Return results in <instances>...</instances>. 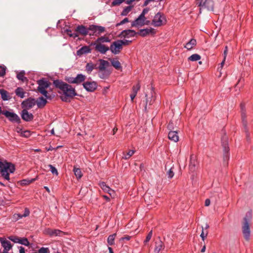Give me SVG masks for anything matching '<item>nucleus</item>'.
<instances>
[{"mask_svg": "<svg viewBox=\"0 0 253 253\" xmlns=\"http://www.w3.org/2000/svg\"><path fill=\"white\" fill-rule=\"evenodd\" d=\"M53 84L55 88L61 90L65 95L69 96V98H73L78 95L75 88L61 80H54L53 82Z\"/></svg>", "mask_w": 253, "mask_h": 253, "instance_id": "obj_1", "label": "nucleus"}, {"mask_svg": "<svg viewBox=\"0 0 253 253\" xmlns=\"http://www.w3.org/2000/svg\"><path fill=\"white\" fill-rule=\"evenodd\" d=\"M241 109V125H242V131L245 133V138L248 142H250L251 138L249 127L248 126V123L247 119V114L245 108V104L244 103H241L240 105Z\"/></svg>", "mask_w": 253, "mask_h": 253, "instance_id": "obj_2", "label": "nucleus"}, {"mask_svg": "<svg viewBox=\"0 0 253 253\" xmlns=\"http://www.w3.org/2000/svg\"><path fill=\"white\" fill-rule=\"evenodd\" d=\"M15 170V167L14 164L6 161H0V173L4 179L9 180V173H13Z\"/></svg>", "mask_w": 253, "mask_h": 253, "instance_id": "obj_3", "label": "nucleus"}, {"mask_svg": "<svg viewBox=\"0 0 253 253\" xmlns=\"http://www.w3.org/2000/svg\"><path fill=\"white\" fill-rule=\"evenodd\" d=\"M252 218L251 211H249L245 215L242 223V230L244 238L246 241H249L250 238V222Z\"/></svg>", "mask_w": 253, "mask_h": 253, "instance_id": "obj_4", "label": "nucleus"}, {"mask_svg": "<svg viewBox=\"0 0 253 253\" xmlns=\"http://www.w3.org/2000/svg\"><path fill=\"white\" fill-rule=\"evenodd\" d=\"M37 83L39 85L37 90L38 91L43 95L47 99H52V97L48 94L47 91L46 89L51 84V83L47 81L46 79L42 78L37 81Z\"/></svg>", "mask_w": 253, "mask_h": 253, "instance_id": "obj_5", "label": "nucleus"}, {"mask_svg": "<svg viewBox=\"0 0 253 253\" xmlns=\"http://www.w3.org/2000/svg\"><path fill=\"white\" fill-rule=\"evenodd\" d=\"M167 20L164 13L158 12L155 14L152 20L151 25L154 27H161L166 24Z\"/></svg>", "mask_w": 253, "mask_h": 253, "instance_id": "obj_6", "label": "nucleus"}, {"mask_svg": "<svg viewBox=\"0 0 253 253\" xmlns=\"http://www.w3.org/2000/svg\"><path fill=\"white\" fill-rule=\"evenodd\" d=\"M196 4L200 7V13L202 8H207L208 10L213 11L214 2L212 0H196Z\"/></svg>", "mask_w": 253, "mask_h": 253, "instance_id": "obj_7", "label": "nucleus"}, {"mask_svg": "<svg viewBox=\"0 0 253 253\" xmlns=\"http://www.w3.org/2000/svg\"><path fill=\"white\" fill-rule=\"evenodd\" d=\"M155 94L154 88L152 85H151L150 87V92L146 93L145 95L146 98V102L144 105V110L145 111H147V105L149 104V105H151L155 102L156 99Z\"/></svg>", "mask_w": 253, "mask_h": 253, "instance_id": "obj_8", "label": "nucleus"}, {"mask_svg": "<svg viewBox=\"0 0 253 253\" xmlns=\"http://www.w3.org/2000/svg\"><path fill=\"white\" fill-rule=\"evenodd\" d=\"M221 145L223 149V160L228 161L229 158V147L228 146V138L226 134L221 137Z\"/></svg>", "mask_w": 253, "mask_h": 253, "instance_id": "obj_9", "label": "nucleus"}, {"mask_svg": "<svg viewBox=\"0 0 253 253\" xmlns=\"http://www.w3.org/2000/svg\"><path fill=\"white\" fill-rule=\"evenodd\" d=\"M5 117L11 123L19 124L21 123L20 117L15 113L7 110L3 113Z\"/></svg>", "mask_w": 253, "mask_h": 253, "instance_id": "obj_10", "label": "nucleus"}, {"mask_svg": "<svg viewBox=\"0 0 253 253\" xmlns=\"http://www.w3.org/2000/svg\"><path fill=\"white\" fill-rule=\"evenodd\" d=\"M109 48L112 53L118 54L123 49V46L121 42H119V40H117L112 43Z\"/></svg>", "mask_w": 253, "mask_h": 253, "instance_id": "obj_11", "label": "nucleus"}, {"mask_svg": "<svg viewBox=\"0 0 253 253\" xmlns=\"http://www.w3.org/2000/svg\"><path fill=\"white\" fill-rule=\"evenodd\" d=\"M44 233L50 237L52 236H63L64 235L67 234L65 232L59 229H52L47 228L45 230Z\"/></svg>", "mask_w": 253, "mask_h": 253, "instance_id": "obj_12", "label": "nucleus"}, {"mask_svg": "<svg viewBox=\"0 0 253 253\" xmlns=\"http://www.w3.org/2000/svg\"><path fill=\"white\" fill-rule=\"evenodd\" d=\"M35 104V99L31 97L28 98L25 100H24L21 103L22 108H25V109L27 110L31 109Z\"/></svg>", "mask_w": 253, "mask_h": 253, "instance_id": "obj_13", "label": "nucleus"}, {"mask_svg": "<svg viewBox=\"0 0 253 253\" xmlns=\"http://www.w3.org/2000/svg\"><path fill=\"white\" fill-rule=\"evenodd\" d=\"M91 45H95V49L101 54H105L107 51L110 50L108 46L100 43L92 42Z\"/></svg>", "mask_w": 253, "mask_h": 253, "instance_id": "obj_14", "label": "nucleus"}, {"mask_svg": "<svg viewBox=\"0 0 253 253\" xmlns=\"http://www.w3.org/2000/svg\"><path fill=\"white\" fill-rule=\"evenodd\" d=\"M83 86L84 88L87 91L89 92H93L97 88V84L96 82H84L83 84Z\"/></svg>", "mask_w": 253, "mask_h": 253, "instance_id": "obj_15", "label": "nucleus"}, {"mask_svg": "<svg viewBox=\"0 0 253 253\" xmlns=\"http://www.w3.org/2000/svg\"><path fill=\"white\" fill-rule=\"evenodd\" d=\"M146 21V17H143L141 16H139L135 20L131 22V26L132 27H142L145 25V21Z\"/></svg>", "mask_w": 253, "mask_h": 253, "instance_id": "obj_16", "label": "nucleus"}, {"mask_svg": "<svg viewBox=\"0 0 253 253\" xmlns=\"http://www.w3.org/2000/svg\"><path fill=\"white\" fill-rule=\"evenodd\" d=\"M137 35V33L133 30H125L120 34L119 37L124 38L134 37Z\"/></svg>", "mask_w": 253, "mask_h": 253, "instance_id": "obj_17", "label": "nucleus"}, {"mask_svg": "<svg viewBox=\"0 0 253 253\" xmlns=\"http://www.w3.org/2000/svg\"><path fill=\"white\" fill-rule=\"evenodd\" d=\"M22 119L25 122H31L34 119V115L29 113L27 109H23L21 113Z\"/></svg>", "mask_w": 253, "mask_h": 253, "instance_id": "obj_18", "label": "nucleus"}, {"mask_svg": "<svg viewBox=\"0 0 253 253\" xmlns=\"http://www.w3.org/2000/svg\"><path fill=\"white\" fill-rule=\"evenodd\" d=\"M136 33H137V35H139L141 37H146V36H147L148 35H149V34H151L152 35H155L156 33V31L154 29H153L152 28H150L140 29L139 31V32H136Z\"/></svg>", "mask_w": 253, "mask_h": 253, "instance_id": "obj_19", "label": "nucleus"}, {"mask_svg": "<svg viewBox=\"0 0 253 253\" xmlns=\"http://www.w3.org/2000/svg\"><path fill=\"white\" fill-rule=\"evenodd\" d=\"M75 32L78 33L80 35L86 36L88 34V27L83 25H79L76 27Z\"/></svg>", "mask_w": 253, "mask_h": 253, "instance_id": "obj_20", "label": "nucleus"}, {"mask_svg": "<svg viewBox=\"0 0 253 253\" xmlns=\"http://www.w3.org/2000/svg\"><path fill=\"white\" fill-rule=\"evenodd\" d=\"M198 164L196 157L194 155H191L190 158L189 168L191 172H194L196 170V167Z\"/></svg>", "mask_w": 253, "mask_h": 253, "instance_id": "obj_21", "label": "nucleus"}, {"mask_svg": "<svg viewBox=\"0 0 253 253\" xmlns=\"http://www.w3.org/2000/svg\"><path fill=\"white\" fill-rule=\"evenodd\" d=\"M155 247L154 249L155 253H159L161 251L163 250L165 248L164 243L159 239L158 240L156 241Z\"/></svg>", "mask_w": 253, "mask_h": 253, "instance_id": "obj_22", "label": "nucleus"}, {"mask_svg": "<svg viewBox=\"0 0 253 253\" xmlns=\"http://www.w3.org/2000/svg\"><path fill=\"white\" fill-rule=\"evenodd\" d=\"M140 89V84L139 83H137L135 85H133L132 88V93L130 94V97L131 101H133V99L136 97L138 91Z\"/></svg>", "mask_w": 253, "mask_h": 253, "instance_id": "obj_23", "label": "nucleus"}, {"mask_svg": "<svg viewBox=\"0 0 253 253\" xmlns=\"http://www.w3.org/2000/svg\"><path fill=\"white\" fill-rule=\"evenodd\" d=\"M46 99H47L46 97L44 98L42 96L39 97L37 98V100H36V103L38 107L39 108H43L47 102Z\"/></svg>", "mask_w": 253, "mask_h": 253, "instance_id": "obj_24", "label": "nucleus"}, {"mask_svg": "<svg viewBox=\"0 0 253 253\" xmlns=\"http://www.w3.org/2000/svg\"><path fill=\"white\" fill-rule=\"evenodd\" d=\"M168 137L171 141L175 142H177L179 140V136L177 129L174 131H169L168 134Z\"/></svg>", "mask_w": 253, "mask_h": 253, "instance_id": "obj_25", "label": "nucleus"}, {"mask_svg": "<svg viewBox=\"0 0 253 253\" xmlns=\"http://www.w3.org/2000/svg\"><path fill=\"white\" fill-rule=\"evenodd\" d=\"M91 51V49L88 46H84L81 47L80 49L77 50V54L78 56H81L84 54H86L88 53H90Z\"/></svg>", "mask_w": 253, "mask_h": 253, "instance_id": "obj_26", "label": "nucleus"}, {"mask_svg": "<svg viewBox=\"0 0 253 253\" xmlns=\"http://www.w3.org/2000/svg\"><path fill=\"white\" fill-rule=\"evenodd\" d=\"M0 94L1 99L4 101H7L11 98L9 93L4 89H0Z\"/></svg>", "mask_w": 253, "mask_h": 253, "instance_id": "obj_27", "label": "nucleus"}, {"mask_svg": "<svg viewBox=\"0 0 253 253\" xmlns=\"http://www.w3.org/2000/svg\"><path fill=\"white\" fill-rule=\"evenodd\" d=\"M109 60L111 62V65L117 70H122V67L121 63L117 59L109 58Z\"/></svg>", "mask_w": 253, "mask_h": 253, "instance_id": "obj_28", "label": "nucleus"}, {"mask_svg": "<svg viewBox=\"0 0 253 253\" xmlns=\"http://www.w3.org/2000/svg\"><path fill=\"white\" fill-rule=\"evenodd\" d=\"M86 79L85 76L79 74L77 75V76L75 78V84H79L84 82Z\"/></svg>", "mask_w": 253, "mask_h": 253, "instance_id": "obj_29", "label": "nucleus"}, {"mask_svg": "<svg viewBox=\"0 0 253 253\" xmlns=\"http://www.w3.org/2000/svg\"><path fill=\"white\" fill-rule=\"evenodd\" d=\"M100 65L98 67L99 71H103L106 70V67L109 66V63L106 60L100 59Z\"/></svg>", "mask_w": 253, "mask_h": 253, "instance_id": "obj_30", "label": "nucleus"}, {"mask_svg": "<svg viewBox=\"0 0 253 253\" xmlns=\"http://www.w3.org/2000/svg\"><path fill=\"white\" fill-rule=\"evenodd\" d=\"M196 40L194 39H192L185 44L184 47L187 48V50H191L196 45Z\"/></svg>", "mask_w": 253, "mask_h": 253, "instance_id": "obj_31", "label": "nucleus"}, {"mask_svg": "<svg viewBox=\"0 0 253 253\" xmlns=\"http://www.w3.org/2000/svg\"><path fill=\"white\" fill-rule=\"evenodd\" d=\"M96 64H94L92 62L87 63L85 66V71L90 74L94 69L96 68Z\"/></svg>", "mask_w": 253, "mask_h": 253, "instance_id": "obj_32", "label": "nucleus"}, {"mask_svg": "<svg viewBox=\"0 0 253 253\" xmlns=\"http://www.w3.org/2000/svg\"><path fill=\"white\" fill-rule=\"evenodd\" d=\"M110 75V72L107 70H105L103 71H99V76L101 79H105L109 77Z\"/></svg>", "mask_w": 253, "mask_h": 253, "instance_id": "obj_33", "label": "nucleus"}, {"mask_svg": "<svg viewBox=\"0 0 253 253\" xmlns=\"http://www.w3.org/2000/svg\"><path fill=\"white\" fill-rule=\"evenodd\" d=\"M73 171L77 179H80L83 176V173L81 169L78 168L77 166H75L74 167Z\"/></svg>", "mask_w": 253, "mask_h": 253, "instance_id": "obj_34", "label": "nucleus"}, {"mask_svg": "<svg viewBox=\"0 0 253 253\" xmlns=\"http://www.w3.org/2000/svg\"><path fill=\"white\" fill-rule=\"evenodd\" d=\"M96 28H97V25H89V27H88V34L90 36L94 35H97V34H96V33H97Z\"/></svg>", "mask_w": 253, "mask_h": 253, "instance_id": "obj_35", "label": "nucleus"}, {"mask_svg": "<svg viewBox=\"0 0 253 253\" xmlns=\"http://www.w3.org/2000/svg\"><path fill=\"white\" fill-rule=\"evenodd\" d=\"M111 42L110 39L106 36H101L98 38L95 42L96 43H104V42Z\"/></svg>", "mask_w": 253, "mask_h": 253, "instance_id": "obj_36", "label": "nucleus"}, {"mask_svg": "<svg viewBox=\"0 0 253 253\" xmlns=\"http://www.w3.org/2000/svg\"><path fill=\"white\" fill-rule=\"evenodd\" d=\"M25 73L24 71H22L19 72L17 74V78L19 80L21 81L22 82H25L28 81V79L26 77H25Z\"/></svg>", "mask_w": 253, "mask_h": 253, "instance_id": "obj_37", "label": "nucleus"}, {"mask_svg": "<svg viewBox=\"0 0 253 253\" xmlns=\"http://www.w3.org/2000/svg\"><path fill=\"white\" fill-rule=\"evenodd\" d=\"M15 92L16 95L21 98H23L25 97V92L22 87H17L15 89Z\"/></svg>", "mask_w": 253, "mask_h": 253, "instance_id": "obj_38", "label": "nucleus"}, {"mask_svg": "<svg viewBox=\"0 0 253 253\" xmlns=\"http://www.w3.org/2000/svg\"><path fill=\"white\" fill-rule=\"evenodd\" d=\"M133 7V5H129L124 8V9L123 10L121 13V15L126 16L128 14V13L131 10Z\"/></svg>", "mask_w": 253, "mask_h": 253, "instance_id": "obj_39", "label": "nucleus"}, {"mask_svg": "<svg viewBox=\"0 0 253 253\" xmlns=\"http://www.w3.org/2000/svg\"><path fill=\"white\" fill-rule=\"evenodd\" d=\"M99 186L105 192L108 193L110 191V188L107 186L105 182L102 181L99 183Z\"/></svg>", "mask_w": 253, "mask_h": 253, "instance_id": "obj_40", "label": "nucleus"}, {"mask_svg": "<svg viewBox=\"0 0 253 253\" xmlns=\"http://www.w3.org/2000/svg\"><path fill=\"white\" fill-rule=\"evenodd\" d=\"M116 236V234L114 233L109 236L107 239V243L110 246L113 245L115 244V238Z\"/></svg>", "mask_w": 253, "mask_h": 253, "instance_id": "obj_41", "label": "nucleus"}, {"mask_svg": "<svg viewBox=\"0 0 253 253\" xmlns=\"http://www.w3.org/2000/svg\"><path fill=\"white\" fill-rule=\"evenodd\" d=\"M135 151L134 150H130L126 153H123L124 156L122 158L125 160L128 159L130 157H131L134 153Z\"/></svg>", "mask_w": 253, "mask_h": 253, "instance_id": "obj_42", "label": "nucleus"}, {"mask_svg": "<svg viewBox=\"0 0 253 253\" xmlns=\"http://www.w3.org/2000/svg\"><path fill=\"white\" fill-rule=\"evenodd\" d=\"M201 57L198 54H194L188 57V60L191 61H196L201 59Z\"/></svg>", "mask_w": 253, "mask_h": 253, "instance_id": "obj_43", "label": "nucleus"}, {"mask_svg": "<svg viewBox=\"0 0 253 253\" xmlns=\"http://www.w3.org/2000/svg\"><path fill=\"white\" fill-rule=\"evenodd\" d=\"M18 243L26 246H29L30 245V243L28 239L25 237L20 238Z\"/></svg>", "mask_w": 253, "mask_h": 253, "instance_id": "obj_44", "label": "nucleus"}, {"mask_svg": "<svg viewBox=\"0 0 253 253\" xmlns=\"http://www.w3.org/2000/svg\"><path fill=\"white\" fill-rule=\"evenodd\" d=\"M125 1V0H114L111 4V6L120 5L122 3Z\"/></svg>", "mask_w": 253, "mask_h": 253, "instance_id": "obj_45", "label": "nucleus"}, {"mask_svg": "<svg viewBox=\"0 0 253 253\" xmlns=\"http://www.w3.org/2000/svg\"><path fill=\"white\" fill-rule=\"evenodd\" d=\"M176 127L175 125L172 121H170L168 125V128L169 131H174Z\"/></svg>", "mask_w": 253, "mask_h": 253, "instance_id": "obj_46", "label": "nucleus"}, {"mask_svg": "<svg viewBox=\"0 0 253 253\" xmlns=\"http://www.w3.org/2000/svg\"><path fill=\"white\" fill-rule=\"evenodd\" d=\"M8 238L11 240V241L15 243H18L19 240L20 239V238L16 236H10L8 237Z\"/></svg>", "mask_w": 253, "mask_h": 253, "instance_id": "obj_47", "label": "nucleus"}, {"mask_svg": "<svg viewBox=\"0 0 253 253\" xmlns=\"http://www.w3.org/2000/svg\"><path fill=\"white\" fill-rule=\"evenodd\" d=\"M65 80L70 84H75V78L72 77H65Z\"/></svg>", "mask_w": 253, "mask_h": 253, "instance_id": "obj_48", "label": "nucleus"}, {"mask_svg": "<svg viewBox=\"0 0 253 253\" xmlns=\"http://www.w3.org/2000/svg\"><path fill=\"white\" fill-rule=\"evenodd\" d=\"M152 236V230H151L147 234L145 240L144 241V244L146 245L151 239Z\"/></svg>", "mask_w": 253, "mask_h": 253, "instance_id": "obj_49", "label": "nucleus"}, {"mask_svg": "<svg viewBox=\"0 0 253 253\" xmlns=\"http://www.w3.org/2000/svg\"><path fill=\"white\" fill-rule=\"evenodd\" d=\"M97 35H100V34L103 33L105 31V29L104 27L101 26H98L97 25Z\"/></svg>", "mask_w": 253, "mask_h": 253, "instance_id": "obj_50", "label": "nucleus"}, {"mask_svg": "<svg viewBox=\"0 0 253 253\" xmlns=\"http://www.w3.org/2000/svg\"><path fill=\"white\" fill-rule=\"evenodd\" d=\"M48 167H49L50 171L52 172V174H55L56 175H58V171L54 167H53L51 165H49Z\"/></svg>", "mask_w": 253, "mask_h": 253, "instance_id": "obj_51", "label": "nucleus"}, {"mask_svg": "<svg viewBox=\"0 0 253 253\" xmlns=\"http://www.w3.org/2000/svg\"><path fill=\"white\" fill-rule=\"evenodd\" d=\"M119 42H121L122 46L123 45H127L130 44L132 41H128L126 40H119Z\"/></svg>", "mask_w": 253, "mask_h": 253, "instance_id": "obj_52", "label": "nucleus"}, {"mask_svg": "<svg viewBox=\"0 0 253 253\" xmlns=\"http://www.w3.org/2000/svg\"><path fill=\"white\" fill-rule=\"evenodd\" d=\"M129 22V20L128 18H125L123 20H122L120 22L116 24V27H118L122 25H123L126 23Z\"/></svg>", "mask_w": 253, "mask_h": 253, "instance_id": "obj_53", "label": "nucleus"}, {"mask_svg": "<svg viewBox=\"0 0 253 253\" xmlns=\"http://www.w3.org/2000/svg\"><path fill=\"white\" fill-rule=\"evenodd\" d=\"M39 253H49V250L48 248L42 247L38 251Z\"/></svg>", "mask_w": 253, "mask_h": 253, "instance_id": "obj_54", "label": "nucleus"}, {"mask_svg": "<svg viewBox=\"0 0 253 253\" xmlns=\"http://www.w3.org/2000/svg\"><path fill=\"white\" fill-rule=\"evenodd\" d=\"M5 67L0 66V77H3L5 75Z\"/></svg>", "mask_w": 253, "mask_h": 253, "instance_id": "obj_55", "label": "nucleus"}, {"mask_svg": "<svg viewBox=\"0 0 253 253\" xmlns=\"http://www.w3.org/2000/svg\"><path fill=\"white\" fill-rule=\"evenodd\" d=\"M149 10L150 8L149 7L145 8L144 9H143L141 13L139 15L143 17H145V14H146Z\"/></svg>", "mask_w": 253, "mask_h": 253, "instance_id": "obj_56", "label": "nucleus"}, {"mask_svg": "<svg viewBox=\"0 0 253 253\" xmlns=\"http://www.w3.org/2000/svg\"><path fill=\"white\" fill-rule=\"evenodd\" d=\"M21 135L24 137H28L31 135V133L29 130H25L21 132Z\"/></svg>", "mask_w": 253, "mask_h": 253, "instance_id": "obj_57", "label": "nucleus"}, {"mask_svg": "<svg viewBox=\"0 0 253 253\" xmlns=\"http://www.w3.org/2000/svg\"><path fill=\"white\" fill-rule=\"evenodd\" d=\"M30 214V211L28 208H26L24 209V213L22 214V216L23 217H27Z\"/></svg>", "mask_w": 253, "mask_h": 253, "instance_id": "obj_58", "label": "nucleus"}, {"mask_svg": "<svg viewBox=\"0 0 253 253\" xmlns=\"http://www.w3.org/2000/svg\"><path fill=\"white\" fill-rule=\"evenodd\" d=\"M69 96L65 95H64V96H62L60 97L61 99L63 101L66 102H69L70 101V100L69 99Z\"/></svg>", "mask_w": 253, "mask_h": 253, "instance_id": "obj_59", "label": "nucleus"}, {"mask_svg": "<svg viewBox=\"0 0 253 253\" xmlns=\"http://www.w3.org/2000/svg\"><path fill=\"white\" fill-rule=\"evenodd\" d=\"M207 235H208V233H206L205 234L204 233V229L203 228H202V233L200 235V237L202 238V239L203 241H204L205 238L207 237Z\"/></svg>", "mask_w": 253, "mask_h": 253, "instance_id": "obj_60", "label": "nucleus"}, {"mask_svg": "<svg viewBox=\"0 0 253 253\" xmlns=\"http://www.w3.org/2000/svg\"><path fill=\"white\" fill-rule=\"evenodd\" d=\"M168 177L169 178H171L172 177H173V175H174V172L172 170V169H170L169 171L168 172Z\"/></svg>", "mask_w": 253, "mask_h": 253, "instance_id": "obj_61", "label": "nucleus"}, {"mask_svg": "<svg viewBox=\"0 0 253 253\" xmlns=\"http://www.w3.org/2000/svg\"><path fill=\"white\" fill-rule=\"evenodd\" d=\"M230 250L231 252L234 251V242L233 240H230L229 243Z\"/></svg>", "mask_w": 253, "mask_h": 253, "instance_id": "obj_62", "label": "nucleus"}, {"mask_svg": "<svg viewBox=\"0 0 253 253\" xmlns=\"http://www.w3.org/2000/svg\"><path fill=\"white\" fill-rule=\"evenodd\" d=\"M14 217L16 220H18V219L23 217V216H22V214H19V213L16 214H16H14Z\"/></svg>", "mask_w": 253, "mask_h": 253, "instance_id": "obj_63", "label": "nucleus"}, {"mask_svg": "<svg viewBox=\"0 0 253 253\" xmlns=\"http://www.w3.org/2000/svg\"><path fill=\"white\" fill-rule=\"evenodd\" d=\"M131 238V237L128 236V235H125L124 237H122L121 239H120V241H124L125 240H126L127 241H128Z\"/></svg>", "mask_w": 253, "mask_h": 253, "instance_id": "obj_64", "label": "nucleus"}]
</instances>
